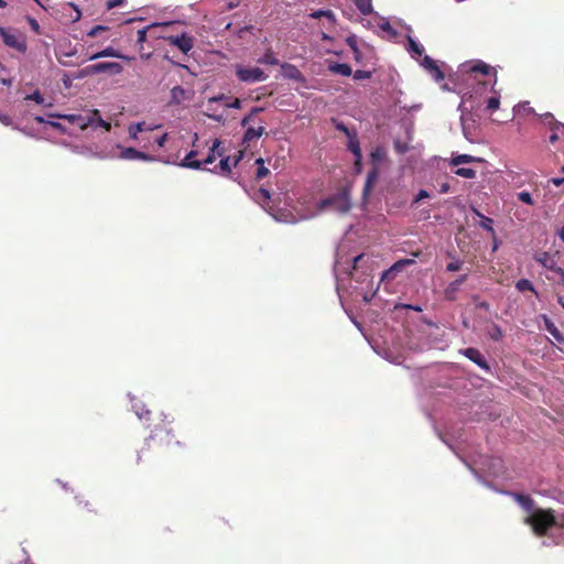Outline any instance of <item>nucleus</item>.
I'll return each instance as SVG.
<instances>
[{
	"instance_id": "f257e3e1",
	"label": "nucleus",
	"mask_w": 564,
	"mask_h": 564,
	"mask_svg": "<svg viewBox=\"0 0 564 564\" xmlns=\"http://www.w3.org/2000/svg\"><path fill=\"white\" fill-rule=\"evenodd\" d=\"M492 80L478 82L470 93H466L462 98V104L470 106V111H477L485 105V110L494 112L500 107V93L496 89L497 72L492 74Z\"/></svg>"
},
{
	"instance_id": "f03ea898",
	"label": "nucleus",
	"mask_w": 564,
	"mask_h": 564,
	"mask_svg": "<svg viewBox=\"0 0 564 564\" xmlns=\"http://www.w3.org/2000/svg\"><path fill=\"white\" fill-rule=\"evenodd\" d=\"M511 496L525 511L531 512L525 518V523L532 527L535 534H547L556 525L554 516L550 511L534 509L533 500L529 496L520 494H511Z\"/></svg>"
},
{
	"instance_id": "7ed1b4c3",
	"label": "nucleus",
	"mask_w": 564,
	"mask_h": 564,
	"mask_svg": "<svg viewBox=\"0 0 564 564\" xmlns=\"http://www.w3.org/2000/svg\"><path fill=\"white\" fill-rule=\"evenodd\" d=\"M503 460H465L466 466L475 477L484 482L488 484L489 479H510L511 477L506 474L503 466Z\"/></svg>"
},
{
	"instance_id": "20e7f679",
	"label": "nucleus",
	"mask_w": 564,
	"mask_h": 564,
	"mask_svg": "<svg viewBox=\"0 0 564 564\" xmlns=\"http://www.w3.org/2000/svg\"><path fill=\"white\" fill-rule=\"evenodd\" d=\"M235 74L239 82L246 84H253L258 82H264L268 78V75L258 66H246L242 64H235Z\"/></svg>"
},
{
	"instance_id": "39448f33",
	"label": "nucleus",
	"mask_w": 564,
	"mask_h": 564,
	"mask_svg": "<svg viewBox=\"0 0 564 564\" xmlns=\"http://www.w3.org/2000/svg\"><path fill=\"white\" fill-rule=\"evenodd\" d=\"M319 208L321 209L330 208V209H334L341 214L347 213L350 209L348 194L345 192H341V193H337L333 196H329L319 203Z\"/></svg>"
},
{
	"instance_id": "423d86ee",
	"label": "nucleus",
	"mask_w": 564,
	"mask_h": 564,
	"mask_svg": "<svg viewBox=\"0 0 564 564\" xmlns=\"http://www.w3.org/2000/svg\"><path fill=\"white\" fill-rule=\"evenodd\" d=\"M123 67L121 64L116 62H101L88 65L84 69L80 70V76H88L101 73H110L112 75L121 74Z\"/></svg>"
},
{
	"instance_id": "0eeeda50",
	"label": "nucleus",
	"mask_w": 564,
	"mask_h": 564,
	"mask_svg": "<svg viewBox=\"0 0 564 564\" xmlns=\"http://www.w3.org/2000/svg\"><path fill=\"white\" fill-rule=\"evenodd\" d=\"M0 35L2 36L6 45L15 48L19 52H25V39L22 33L0 28Z\"/></svg>"
},
{
	"instance_id": "6e6552de",
	"label": "nucleus",
	"mask_w": 564,
	"mask_h": 564,
	"mask_svg": "<svg viewBox=\"0 0 564 564\" xmlns=\"http://www.w3.org/2000/svg\"><path fill=\"white\" fill-rule=\"evenodd\" d=\"M171 45L176 46L182 53L187 54L194 47V37L187 33L164 37Z\"/></svg>"
},
{
	"instance_id": "1a4fd4ad",
	"label": "nucleus",
	"mask_w": 564,
	"mask_h": 564,
	"mask_svg": "<svg viewBox=\"0 0 564 564\" xmlns=\"http://www.w3.org/2000/svg\"><path fill=\"white\" fill-rule=\"evenodd\" d=\"M194 96V91L192 89H185L182 86H175L171 89V98L169 105H181L186 100H191Z\"/></svg>"
},
{
	"instance_id": "9d476101",
	"label": "nucleus",
	"mask_w": 564,
	"mask_h": 564,
	"mask_svg": "<svg viewBox=\"0 0 564 564\" xmlns=\"http://www.w3.org/2000/svg\"><path fill=\"white\" fill-rule=\"evenodd\" d=\"M414 263L412 259H402L392 264L388 270L381 274V281L394 280L397 274L401 272L406 265Z\"/></svg>"
},
{
	"instance_id": "9b49d317",
	"label": "nucleus",
	"mask_w": 564,
	"mask_h": 564,
	"mask_svg": "<svg viewBox=\"0 0 564 564\" xmlns=\"http://www.w3.org/2000/svg\"><path fill=\"white\" fill-rule=\"evenodd\" d=\"M123 160H141L145 162H153L155 158L134 148H122L120 155Z\"/></svg>"
},
{
	"instance_id": "f8f14e48",
	"label": "nucleus",
	"mask_w": 564,
	"mask_h": 564,
	"mask_svg": "<svg viewBox=\"0 0 564 564\" xmlns=\"http://www.w3.org/2000/svg\"><path fill=\"white\" fill-rule=\"evenodd\" d=\"M102 57H116V58H120V59H123L127 62L134 59L133 56L123 55L119 51L113 48L112 46H108L100 52L89 55L88 61H95V59L102 58Z\"/></svg>"
},
{
	"instance_id": "ddd939ff",
	"label": "nucleus",
	"mask_w": 564,
	"mask_h": 564,
	"mask_svg": "<svg viewBox=\"0 0 564 564\" xmlns=\"http://www.w3.org/2000/svg\"><path fill=\"white\" fill-rule=\"evenodd\" d=\"M421 65L432 75L436 82H442L445 76L436 62L429 55H424Z\"/></svg>"
},
{
	"instance_id": "4468645a",
	"label": "nucleus",
	"mask_w": 564,
	"mask_h": 564,
	"mask_svg": "<svg viewBox=\"0 0 564 564\" xmlns=\"http://www.w3.org/2000/svg\"><path fill=\"white\" fill-rule=\"evenodd\" d=\"M56 117L67 120L70 124L76 126L79 129L87 128L91 121L89 116H83L77 113L57 115Z\"/></svg>"
},
{
	"instance_id": "2eb2a0df",
	"label": "nucleus",
	"mask_w": 564,
	"mask_h": 564,
	"mask_svg": "<svg viewBox=\"0 0 564 564\" xmlns=\"http://www.w3.org/2000/svg\"><path fill=\"white\" fill-rule=\"evenodd\" d=\"M464 356H466L469 360H471L473 362H475L476 365H478L480 368L482 369H489V366L486 361V358L484 357V355L477 349V348H473V347H469V348H466L464 351H463Z\"/></svg>"
},
{
	"instance_id": "dca6fc26",
	"label": "nucleus",
	"mask_w": 564,
	"mask_h": 564,
	"mask_svg": "<svg viewBox=\"0 0 564 564\" xmlns=\"http://www.w3.org/2000/svg\"><path fill=\"white\" fill-rule=\"evenodd\" d=\"M378 177H379V167L377 165H375L369 171L365 186H364L362 195H364L365 199L370 195V193L372 191V186L378 181Z\"/></svg>"
},
{
	"instance_id": "f3484780",
	"label": "nucleus",
	"mask_w": 564,
	"mask_h": 564,
	"mask_svg": "<svg viewBox=\"0 0 564 564\" xmlns=\"http://www.w3.org/2000/svg\"><path fill=\"white\" fill-rule=\"evenodd\" d=\"M197 156V151L196 150H192L189 151L186 156L183 159V161L181 162V166L182 167H187V169H192V170H199L203 165V162L202 160H196L195 158Z\"/></svg>"
},
{
	"instance_id": "a211bd4d",
	"label": "nucleus",
	"mask_w": 564,
	"mask_h": 564,
	"mask_svg": "<svg viewBox=\"0 0 564 564\" xmlns=\"http://www.w3.org/2000/svg\"><path fill=\"white\" fill-rule=\"evenodd\" d=\"M541 317L543 318L545 329L558 344H564V335L558 330L555 324L546 315H542Z\"/></svg>"
},
{
	"instance_id": "6ab92c4d",
	"label": "nucleus",
	"mask_w": 564,
	"mask_h": 564,
	"mask_svg": "<svg viewBox=\"0 0 564 564\" xmlns=\"http://www.w3.org/2000/svg\"><path fill=\"white\" fill-rule=\"evenodd\" d=\"M265 133V128L263 126H260L258 128L254 127H248L243 134V142L250 143L253 140L259 139Z\"/></svg>"
},
{
	"instance_id": "aec40b11",
	"label": "nucleus",
	"mask_w": 564,
	"mask_h": 564,
	"mask_svg": "<svg viewBox=\"0 0 564 564\" xmlns=\"http://www.w3.org/2000/svg\"><path fill=\"white\" fill-rule=\"evenodd\" d=\"M172 24L171 22H163V23H152L143 29H140L138 32H137V44L140 46V51L142 50L143 47V43L147 41V34H148V31L153 29V28H158V26H167Z\"/></svg>"
},
{
	"instance_id": "412c9836",
	"label": "nucleus",
	"mask_w": 564,
	"mask_h": 564,
	"mask_svg": "<svg viewBox=\"0 0 564 564\" xmlns=\"http://www.w3.org/2000/svg\"><path fill=\"white\" fill-rule=\"evenodd\" d=\"M491 70H494V73L496 72L490 65L486 64L485 62L477 61L475 64H473L466 69V73H480L481 75H490Z\"/></svg>"
},
{
	"instance_id": "4be33fe9",
	"label": "nucleus",
	"mask_w": 564,
	"mask_h": 564,
	"mask_svg": "<svg viewBox=\"0 0 564 564\" xmlns=\"http://www.w3.org/2000/svg\"><path fill=\"white\" fill-rule=\"evenodd\" d=\"M534 260L551 271H553L556 267L555 260L550 256L549 252H545V251L535 254Z\"/></svg>"
},
{
	"instance_id": "5701e85b",
	"label": "nucleus",
	"mask_w": 564,
	"mask_h": 564,
	"mask_svg": "<svg viewBox=\"0 0 564 564\" xmlns=\"http://www.w3.org/2000/svg\"><path fill=\"white\" fill-rule=\"evenodd\" d=\"M540 119L551 131H556L560 128L564 129V124L557 121L551 112L540 115Z\"/></svg>"
},
{
	"instance_id": "b1692460",
	"label": "nucleus",
	"mask_w": 564,
	"mask_h": 564,
	"mask_svg": "<svg viewBox=\"0 0 564 564\" xmlns=\"http://www.w3.org/2000/svg\"><path fill=\"white\" fill-rule=\"evenodd\" d=\"M328 70L341 76H350L352 74V69L348 64L337 62L329 63Z\"/></svg>"
},
{
	"instance_id": "393cba45",
	"label": "nucleus",
	"mask_w": 564,
	"mask_h": 564,
	"mask_svg": "<svg viewBox=\"0 0 564 564\" xmlns=\"http://www.w3.org/2000/svg\"><path fill=\"white\" fill-rule=\"evenodd\" d=\"M281 68L283 70L284 77H286V78L294 79V80H300L303 78L300 69L292 64L284 63L281 65Z\"/></svg>"
},
{
	"instance_id": "a878e982",
	"label": "nucleus",
	"mask_w": 564,
	"mask_h": 564,
	"mask_svg": "<svg viewBox=\"0 0 564 564\" xmlns=\"http://www.w3.org/2000/svg\"><path fill=\"white\" fill-rule=\"evenodd\" d=\"M484 160L477 156H473L469 154H458L456 156H453L449 161V165L452 166H458L460 164L465 163H474V162H482Z\"/></svg>"
},
{
	"instance_id": "bb28decb",
	"label": "nucleus",
	"mask_w": 564,
	"mask_h": 564,
	"mask_svg": "<svg viewBox=\"0 0 564 564\" xmlns=\"http://www.w3.org/2000/svg\"><path fill=\"white\" fill-rule=\"evenodd\" d=\"M258 63L262 64V65L275 66V65H279L280 62H279L275 53L271 48H268L264 52V54L260 58H258Z\"/></svg>"
},
{
	"instance_id": "cd10ccee",
	"label": "nucleus",
	"mask_w": 564,
	"mask_h": 564,
	"mask_svg": "<svg viewBox=\"0 0 564 564\" xmlns=\"http://www.w3.org/2000/svg\"><path fill=\"white\" fill-rule=\"evenodd\" d=\"M516 289L519 291V292H532L534 293L536 296H538V292L536 290L534 289V285L533 283L528 280V279H520L516 282Z\"/></svg>"
},
{
	"instance_id": "c85d7f7f",
	"label": "nucleus",
	"mask_w": 564,
	"mask_h": 564,
	"mask_svg": "<svg viewBox=\"0 0 564 564\" xmlns=\"http://www.w3.org/2000/svg\"><path fill=\"white\" fill-rule=\"evenodd\" d=\"M223 142L219 139H215L213 142V145L209 149L208 155L202 160L203 164H212L216 160V151L219 145H221Z\"/></svg>"
},
{
	"instance_id": "c756f323",
	"label": "nucleus",
	"mask_w": 564,
	"mask_h": 564,
	"mask_svg": "<svg viewBox=\"0 0 564 564\" xmlns=\"http://www.w3.org/2000/svg\"><path fill=\"white\" fill-rule=\"evenodd\" d=\"M475 213L477 216L480 217V227L485 229L486 231L490 232L491 235H495V229L492 227L494 220L485 215H482L480 212L475 209Z\"/></svg>"
},
{
	"instance_id": "7c9ffc66",
	"label": "nucleus",
	"mask_w": 564,
	"mask_h": 564,
	"mask_svg": "<svg viewBox=\"0 0 564 564\" xmlns=\"http://www.w3.org/2000/svg\"><path fill=\"white\" fill-rule=\"evenodd\" d=\"M355 6L364 15H368L372 13V2L371 0H354Z\"/></svg>"
},
{
	"instance_id": "2f4dec72",
	"label": "nucleus",
	"mask_w": 564,
	"mask_h": 564,
	"mask_svg": "<svg viewBox=\"0 0 564 564\" xmlns=\"http://www.w3.org/2000/svg\"><path fill=\"white\" fill-rule=\"evenodd\" d=\"M459 286H457V283H453L451 282L446 289L444 290V297L447 300V301H456L457 299V293L459 291Z\"/></svg>"
},
{
	"instance_id": "473e14b6",
	"label": "nucleus",
	"mask_w": 564,
	"mask_h": 564,
	"mask_svg": "<svg viewBox=\"0 0 564 564\" xmlns=\"http://www.w3.org/2000/svg\"><path fill=\"white\" fill-rule=\"evenodd\" d=\"M348 149L354 154V156L360 158L362 155L359 141L357 140V138L355 135L349 137Z\"/></svg>"
},
{
	"instance_id": "72a5a7b5",
	"label": "nucleus",
	"mask_w": 564,
	"mask_h": 564,
	"mask_svg": "<svg viewBox=\"0 0 564 564\" xmlns=\"http://www.w3.org/2000/svg\"><path fill=\"white\" fill-rule=\"evenodd\" d=\"M218 167L221 174L229 175L231 173L230 156L226 155L224 158H220Z\"/></svg>"
},
{
	"instance_id": "f704fd0d",
	"label": "nucleus",
	"mask_w": 564,
	"mask_h": 564,
	"mask_svg": "<svg viewBox=\"0 0 564 564\" xmlns=\"http://www.w3.org/2000/svg\"><path fill=\"white\" fill-rule=\"evenodd\" d=\"M488 335L492 340L498 341L503 337V332L499 325L492 324V326L488 329Z\"/></svg>"
},
{
	"instance_id": "c9c22d12",
	"label": "nucleus",
	"mask_w": 564,
	"mask_h": 564,
	"mask_svg": "<svg viewBox=\"0 0 564 564\" xmlns=\"http://www.w3.org/2000/svg\"><path fill=\"white\" fill-rule=\"evenodd\" d=\"M263 110H264V109H263L262 107H253V108L250 110V112H249L247 116H245V117L242 118V120H241V126H242V127H247V126H248V124L253 120V117H254L257 113H259V112H261V111H263Z\"/></svg>"
},
{
	"instance_id": "e433bc0d",
	"label": "nucleus",
	"mask_w": 564,
	"mask_h": 564,
	"mask_svg": "<svg viewBox=\"0 0 564 564\" xmlns=\"http://www.w3.org/2000/svg\"><path fill=\"white\" fill-rule=\"evenodd\" d=\"M256 164L259 165L256 175L257 180L265 177L269 174V170L264 166V160L262 158H259L256 160Z\"/></svg>"
},
{
	"instance_id": "4c0bfd02",
	"label": "nucleus",
	"mask_w": 564,
	"mask_h": 564,
	"mask_svg": "<svg viewBox=\"0 0 564 564\" xmlns=\"http://www.w3.org/2000/svg\"><path fill=\"white\" fill-rule=\"evenodd\" d=\"M455 174L465 178L476 177V171L469 167H458L457 170H455Z\"/></svg>"
},
{
	"instance_id": "58836bf2",
	"label": "nucleus",
	"mask_w": 564,
	"mask_h": 564,
	"mask_svg": "<svg viewBox=\"0 0 564 564\" xmlns=\"http://www.w3.org/2000/svg\"><path fill=\"white\" fill-rule=\"evenodd\" d=\"M312 18L314 19H318V18H322V17H325L327 19H329L330 21H335V14L332 10H316L314 11L312 14H311Z\"/></svg>"
},
{
	"instance_id": "ea45409f",
	"label": "nucleus",
	"mask_w": 564,
	"mask_h": 564,
	"mask_svg": "<svg viewBox=\"0 0 564 564\" xmlns=\"http://www.w3.org/2000/svg\"><path fill=\"white\" fill-rule=\"evenodd\" d=\"M384 156V151L382 148H377L370 153V159L372 166L377 165L378 162H380Z\"/></svg>"
},
{
	"instance_id": "a19ab883",
	"label": "nucleus",
	"mask_w": 564,
	"mask_h": 564,
	"mask_svg": "<svg viewBox=\"0 0 564 564\" xmlns=\"http://www.w3.org/2000/svg\"><path fill=\"white\" fill-rule=\"evenodd\" d=\"M408 42H409V50L412 53H414V54H416L419 56H422L424 48L416 41H414L412 37H409Z\"/></svg>"
},
{
	"instance_id": "79ce46f5",
	"label": "nucleus",
	"mask_w": 564,
	"mask_h": 564,
	"mask_svg": "<svg viewBox=\"0 0 564 564\" xmlns=\"http://www.w3.org/2000/svg\"><path fill=\"white\" fill-rule=\"evenodd\" d=\"M143 122H139L137 124H133L129 128V134L131 139H137V135L139 132L143 131Z\"/></svg>"
},
{
	"instance_id": "37998d69",
	"label": "nucleus",
	"mask_w": 564,
	"mask_h": 564,
	"mask_svg": "<svg viewBox=\"0 0 564 564\" xmlns=\"http://www.w3.org/2000/svg\"><path fill=\"white\" fill-rule=\"evenodd\" d=\"M518 198H519V200H521L524 204H528V205H533L534 204V202L532 199V196H531V194L529 192H520L518 194Z\"/></svg>"
},
{
	"instance_id": "c03bdc74",
	"label": "nucleus",
	"mask_w": 564,
	"mask_h": 564,
	"mask_svg": "<svg viewBox=\"0 0 564 564\" xmlns=\"http://www.w3.org/2000/svg\"><path fill=\"white\" fill-rule=\"evenodd\" d=\"M106 30H108V28L105 26V25H95L94 28H91L88 31L87 35L90 36V37H95L98 34H100L101 32H105Z\"/></svg>"
},
{
	"instance_id": "a18cd8bd",
	"label": "nucleus",
	"mask_w": 564,
	"mask_h": 564,
	"mask_svg": "<svg viewBox=\"0 0 564 564\" xmlns=\"http://www.w3.org/2000/svg\"><path fill=\"white\" fill-rule=\"evenodd\" d=\"M370 77H371V72H369V70L358 69L354 73V79H356V80L369 79Z\"/></svg>"
},
{
	"instance_id": "49530a36",
	"label": "nucleus",
	"mask_w": 564,
	"mask_h": 564,
	"mask_svg": "<svg viewBox=\"0 0 564 564\" xmlns=\"http://www.w3.org/2000/svg\"><path fill=\"white\" fill-rule=\"evenodd\" d=\"M228 99L225 95H219L215 97H210L207 101L208 110H214L213 105L223 100Z\"/></svg>"
},
{
	"instance_id": "de8ad7c7",
	"label": "nucleus",
	"mask_w": 564,
	"mask_h": 564,
	"mask_svg": "<svg viewBox=\"0 0 564 564\" xmlns=\"http://www.w3.org/2000/svg\"><path fill=\"white\" fill-rule=\"evenodd\" d=\"M462 265H463V262L459 260H456V261L449 262L446 265V270L449 272H456V271L460 270Z\"/></svg>"
},
{
	"instance_id": "09e8293b",
	"label": "nucleus",
	"mask_w": 564,
	"mask_h": 564,
	"mask_svg": "<svg viewBox=\"0 0 564 564\" xmlns=\"http://www.w3.org/2000/svg\"><path fill=\"white\" fill-rule=\"evenodd\" d=\"M21 553H22V560H19L15 564H32L31 563V557L30 555L26 553V550H25V546H22L21 547Z\"/></svg>"
},
{
	"instance_id": "8fccbe9b",
	"label": "nucleus",
	"mask_w": 564,
	"mask_h": 564,
	"mask_svg": "<svg viewBox=\"0 0 564 564\" xmlns=\"http://www.w3.org/2000/svg\"><path fill=\"white\" fill-rule=\"evenodd\" d=\"M430 197V193L425 189H420L415 199L413 200V205L417 204L420 200L424 199V198H429Z\"/></svg>"
},
{
	"instance_id": "3c124183",
	"label": "nucleus",
	"mask_w": 564,
	"mask_h": 564,
	"mask_svg": "<svg viewBox=\"0 0 564 564\" xmlns=\"http://www.w3.org/2000/svg\"><path fill=\"white\" fill-rule=\"evenodd\" d=\"M126 2V0H107L106 7L108 10L120 7Z\"/></svg>"
},
{
	"instance_id": "603ef678",
	"label": "nucleus",
	"mask_w": 564,
	"mask_h": 564,
	"mask_svg": "<svg viewBox=\"0 0 564 564\" xmlns=\"http://www.w3.org/2000/svg\"><path fill=\"white\" fill-rule=\"evenodd\" d=\"M227 108L240 109L241 100L239 98H232L231 101L225 105Z\"/></svg>"
},
{
	"instance_id": "864d4df0",
	"label": "nucleus",
	"mask_w": 564,
	"mask_h": 564,
	"mask_svg": "<svg viewBox=\"0 0 564 564\" xmlns=\"http://www.w3.org/2000/svg\"><path fill=\"white\" fill-rule=\"evenodd\" d=\"M347 44L349 45V47L354 51L355 55H356V58H358V46H357V42L355 39L352 37H348L347 39Z\"/></svg>"
},
{
	"instance_id": "5fc2aeb1",
	"label": "nucleus",
	"mask_w": 564,
	"mask_h": 564,
	"mask_svg": "<svg viewBox=\"0 0 564 564\" xmlns=\"http://www.w3.org/2000/svg\"><path fill=\"white\" fill-rule=\"evenodd\" d=\"M362 155L360 158L358 156H355V162H354V166H355V171L356 173H360L361 172V169H362Z\"/></svg>"
},
{
	"instance_id": "6e6d98bb",
	"label": "nucleus",
	"mask_w": 564,
	"mask_h": 564,
	"mask_svg": "<svg viewBox=\"0 0 564 564\" xmlns=\"http://www.w3.org/2000/svg\"><path fill=\"white\" fill-rule=\"evenodd\" d=\"M245 155V152L243 151H238V153L234 156V161H232V165L234 166H237L239 164V162L242 160Z\"/></svg>"
},
{
	"instance_id": "4d7b16f0",
	"label": "nucleus",
	"mask_w": 564,
	"mask_h": 564,
	"mask_svg": "<svg viewBox=\"0 0 564 564\" xmlns=\"http://www.w3.org/2000/svg\"><path fill=\"white\" fill-rule=\"evenodd\" d=\"M166 140H167V133H164L161 137H159L155 142H156L158 147L162 148V147H164Z\"/></svg>"
},
{
	"instance_id": "13d9d810",
	"label": "nucleus",
	"mask_w": 564,
	"mask_h": 564,
	"mask_svg": "<svg viewBox=\"0 0 564 564\" xmlns=\"http://www.w3.org/2000/svg\"><path fill=\"white\" fill-rule=\"evenodd\" d=\"M553 272H555L560 276L561 283L564 284V270L561 267L556 265Z\"/></svg>"
},
{
	"instance_id": "bf43d9fd",
	"label": "nucleus",
	"mask_w": 564,
	"mask_h": 564,
	"mask_svg": "<svg viewBox=\"0 0 564 564\" xmlns=\"http://www.w3.org/2000/svg\"><path fill=\"white\" fill-rule=\"evenodd\" d=\"M0 122H2L6 126H9L11 123V118L8 115L0 112Z\"/></svg>"
},
{
	"instance_id": "052dcab7",
	"label": "nucleus",
	"mask_w": 564,
	"mask_h": 564,
	"mask_svg": "<svg viewBox=\"0 0 564 564\" xmlns=\"http://www.w3.org/2000/svg\"><path fill=\"white\" fill-rule=\"evenodd\" d=\"M336 128H337V130L343 131L344 133H346L348 137L351 135L349 129L344 123H338L336 126Z\"/></svg>"
},
{
	"instance_id": "680f3d73",
	"label": "nucleus",
	"mask_w": 564,
	"mask_h": 564,
	"mask_svg": "<svg viewBox=\"0 0 564 564\" xmlns=\"http://www.w3.org/2000/svg\"><path fill=\"white\" fill-rule=\"evenodd\" d=\"M467 280V274H463L459 278H457L453 283H457V286L460 288V285Z\"/></svg>"
},
{
	"instance_id": "e2e57ef3",
	"label": "nucleus",
	"mask_w": 564,
	"mask_h": 564,
	"mask_svg": "<svg viewBox=\"0 0 564 564\" xmlns=\"http://www.w3.org/2000/svg\"><path fill=\"white\" fill-rule=\"evenodd\" d=\"M226 155H227V154H226V150H225L221 145H219V147L217 148V151H216V156H217V158H224V156H226Z\"/></svg>"
},
{
	"instance_id": "0e129e2a",
	"label": "nucleus",
	"mask_w": 564,
	"mask_h": 564,
	"mask_svg": "<svg viewBox=\"0 0 564 564\" xmlns=\"http://www.w3.org/2000/svg\"><path fill=\"white\" fill-rule=\"evenodd\" d=\"M553 133L550 135L549 140L551 143H555L558 140V134L556 131H552Z\"/></svg>"
},
{
	"instance_id": "69168bd1",
	"label": "nucleus",
	"mask_w": 564,
	"mask_h": 564,
	"mask_svg": "<svg viewBox=\"0 0 564 564\" xmlns=\"http://www.w3.org/2000/svg\"><path fill=\"white\" fill-rule=\"evenodd\" d=\"M260 194L262 195V197L264 199H269L270 198V192L268 189L261 188L260 189Z\"/></svg>"
},
{
	"instance_id": "338daca9",
	"label": "nucleus",
	"mask_w": 564,
	"mask_h": 564,
	"mask_svg": "<svg viewBox=\"0 0 564 564\" xmlns=\"http://www.w3.org/2000/svg\"><path fill=\"white\" fill-rule=\"evenodd\" d=\"M555 186H560L564 183V177L562 178H552L551 181Z\"/></svg>"
},
{
	"instance_id": "774afa93",
	"label": "nucleus",
	"mask_w": 564,
	"mask_h": 564,
	"mask_svg": "<svg viewBox=\"0 0 564 564\" xmlns=\"http://www.w3.org/2000/svg\"><path fill=\"white\" fill-rule=\"evenodd\" d=\"M557 235L560 237V239L563 241L564 243V227H561L557 231Z\"/></svg>"
}]
</instances>
